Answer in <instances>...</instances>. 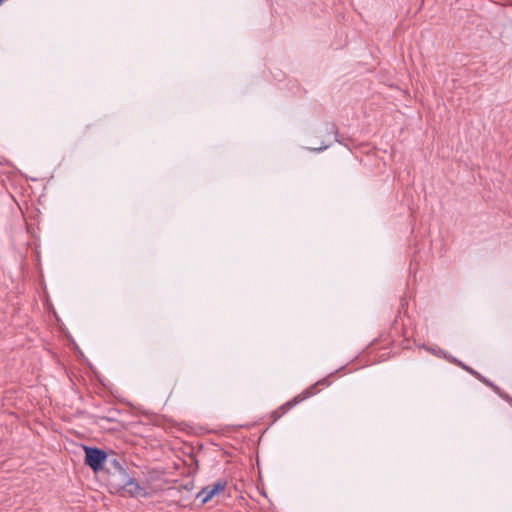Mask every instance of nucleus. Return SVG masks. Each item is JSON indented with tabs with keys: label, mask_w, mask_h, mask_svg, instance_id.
I'll return each instance as SVG.
<instances>
[{
	"label": "nucleus",
	"mask_w": 512,
	"mask_h": 512,
	"mask_svg": "<svg viewBox=\"0 0 512 512\" xmlns=\"http://www.w3.org/2000/svg\"><path fill=\"white\" fill-rule=\"evenodd\" d=\"M319 382H316L313 386L310 388L304 390L302 393L294 397L292 400L288 401L287 403L280 406L278 409L273 411L271 413V418L273 419V422H276L279 420L283 415H285L291 408H293L298 403L302 402L303 400L309 398L312 395H315L318 393L317 386Z\"/></svg>",
	"instance_id": "nucleus-1"
},
{
	"label": "nucleus",
	"mask_w": 512,
	"mask_h": 512,
	"mask_svg": "<svg viewBox=\"0 0 512 512\" xmlns=\"http://www.w3.org/2000/svg\"><path fill=\"white\" fill-rule=\"evenodd\" d=\"M84 449L85 463L89 467H91L95 472L101 470L107 458L106 452L101 449L92 447H84Z\"/></svg>",
	"instance_id": "nucleus-2"
},
{
	"label": "nucleus",
	"mask_w": 512,
	"mask_h": 512,
	"mask_svg": "<svg viewBox=\"0 0 512 512\" xmlns=\"http://www.w3.org/2000/svg\"><path fill=\"white\" fill-rule=\"evenodd\" d=\"M226 486L227 482L224 480H220L212 485L205 486L197 493L196 499H198L202 504H205L214 496L222 493Z\"/></svg>",
	"instance_id": "nucleus-3"
},
{
	"label": "nucleus",
	"mask_w": 512,
	"mask_h": 512,
	"mask_svg": "<svg viewBox=\"0 0 512 512\" xmlns=\"http://www.w3.org/2000/svg\"><path fill=\"white\" fill-rule=\"evenodd\" d=\"M326 139H322V151L329 148L334 142H339L336 126L332 123L326 124Z\"/></svg>",
	"instance_id": "nucleus-4"
},
{
	"label": "nucleus",
	"mask_w": 512,
	"mask_h": 512,
	"mask_svg": "<svg viewBox=\"0 0 512 512\" xmlns=\"http://www.w3.org/2000/svg\"><path fill=\"white\" fill-rule=\"evenodd\" d=\"M440 352L443 354V358H445L450 363L460 367L461 369H463L464 371H466L467 373H469L470 375H472L474 377L476 375H478V372L476 370H474L472 367L466 365L464 362H462L458 358L454 357L453 355L449 354L448 352H446L444 350H440Z\"/></svg>",
	"instance_id": "nucleus-5"
},
{
	"label": "nucleus",
	"mask_w": 512,
	"mask_h": 512,
	"mask_svg": "<svg viewBox=\"0 0 512 512\" xmlns=\"http://www.w3.org/2000/svg\"><path fill=\"white\" fill-rule=\"evenodd\" d=\"M124 489L132 496L138 497L146 495L145 489L141 487L134 478H128L124 484Z\"/></svg>",
	"instance_id": "nucleus-6"
},
{
	"label": "nucleus",
	"mask_w": 512,
	"mask_h": 512,
	"mask_svg": "<svg viewBox=\"0 0 512 512\" xmlns=\"http://www.w3.org/2000/svg\"><path fill=\"white\" fill-rule=\"evenodd\" d=\"M476 379H478L480 382L485 384L486 386L490 387L497 395L500 394L502 391L500 387H498L496 384H494L492 381H490L488 378L483 376L478 372V375L475 376Z\"/></svg>",
	"instance_id": "nucleus-7"
},
{
	"label": "nucleus",
	"mask_w": 512,
	"mask_h": 512,
	"mask_svg": "<svg viewBox=\"0 0 512 512\" xmlns=\"http://www.w3.org/2000/svg\"><path fill=\"white\" fill-rule=\"evenodd\" d=\"M334 375V373H330L329 375H327L326 377H322V381H321V384H322V389L324 387H328L331 385L332 381L330 380L331 377Z\"/></svg>",
	"instance_id": "nucleus-8"
},
{
	"label": "nucleus",
	"mask_w": 512,
	"mask_h": 512,
	"mask_svg": "<svg viewBox=\"0 0 512 512\" xmlns=\"http://www.w3.org/2000/svg\"><path fill=\"white\" fill-rule=\"evenodd\" d=\"M427 351L431 352L432 354L440 357L442 356L443 357V354L440 352V348L439 349H436V348H431V347H427V346H423Z\"/></svg>",
	"instance_id": "nucleus-9"
},
{
	"label": "nucleus",
	"mask_w": 512,
	"mask_h": 512,
	"mask_svg": "<svg viewBox=\"0 0 512 512\" xmlns=\"http://www.w3.org/2000/svg\"><path fill=\"white\" fill-rule=\"evenodd\" d=\"M498 395L512 406V397H510L507 393L501 391Z\"/></svg>",
	"instance_id": "nucleus-10"
},
{
	"label": "nucleus",
	"mask_w": 512,
	"mask_h": 512,
	"mask_svg": "<svg viewBox=\"0 0 512 512\" xmlns=\"http://www.w3.org/2000/svg\"><path fill=\"white\" fill-rule=\"evenodd\" d=\"M5 0H0V5L4 2Z\"/></svg>",
	"instance_id": "nucleus-11"
}]
</instances>
